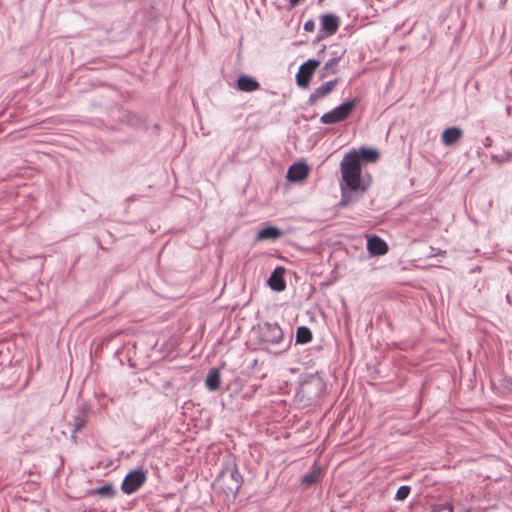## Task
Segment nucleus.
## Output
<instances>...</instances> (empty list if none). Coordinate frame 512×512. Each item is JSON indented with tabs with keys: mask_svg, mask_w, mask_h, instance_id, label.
I'll use <instances>...</instances> for the list:
<instances>
[{
	"mask_svg": "<svg viewBox=\"0 0 512 512\" xmlns=\"http://www.w3.org/2000/svg\"><path fill=\"white\" fill-rule=\"evenodd\" d=\"M341 181V204L348 202V194L351 192L364 193L366 186L361 179L360 157L356 150L346 153L340 163Z\"/></svg>",
	"mask_w": 512,
	"mask_h": 512,
	"instance_id": "nucleus-1",
	"label": "nucleus"
},
{
	"mask_svg": "<svg viewBox=\"0 0 512 512\" xmlns=\"http://www.w3.org/2000/svg\"><path fill=\"white\" fill-rule=\"evenodd\" d=\"M258 339L262 348L272 350L274 347H281L276 354L286 352L291 341L285 343L284 332L277 322H264L258 326Z\"/></svg>",
	"mask_w": 512,
	"mask_h": 512,
	"instance_id": "nucleus-2",
	"label": "nucleus"
},
{
	"mask_svg": "<svg viewBox=\"0 0 512 512\" xmlns=\"http://www.w3.org/2000/svg\"><path fill=\"white\" fill-rule=\"evenodd\" d=\"M217 482L225 493L235 497L242 486L243 478L237 467L233 465L221 471Z\"/></svg>",
	"mask_w": 512,
	"mask_h": 512,
	"instance_id": "nucleus-3",
	"label": "nucleus"
},
{
	"mask_svg": "<svg viewBox=\"0 0 512 512\" xmlns=\"http://www.w3.org/2000/svg\"><path fill=\"white\" fill-rule=\"evenodd\" d=\"M356 104L355 100L346 101L331 111L324 113L320 118V122L323 124H335L344 121L352 113Z\"/></svg>",
	"mask_w": 512,
	"mask_h": 512,
	"instance_id": "nucleus-4",
	"label": "nucleus"
},
{
	"mask_svg": "<svg viewBox=\"0 0 512 512\" xmlns=\"http://www.w3.org/2000/svg\"><path fill=\"white\" fill-rule=\"evenodd\" d=\"M146 481V473L142 469L129 472L122 484L121 489L125 494L135 493Z\"/></svg>",
	"mask_w": 512,
	"mask_h": 512,
	"instance_id": "nucleus-5",
	"label": "nucleus"
},
{
	"mask_svg": "<svg viewBox=\"0 0 512 512\" xmlns=\"http://www.w3.org/2000/svg\"><path fill=\"white\" fill-rule=\"evenodd\" d=\"M319 65L320 61L315 59H309L303 63L299 67V70L296 74L297 85L301 88H307L309 86L312 75Z\"/></svg>",
	"mask_w": 512,
	"mask_h": 512,
	"instance_id": "nucleus-6",
	"label": "nucleus"
},
{
	"mask_svg": "<svg viewBox=\"0 0 512 512\" xmlns=\"http://www.w3.org/2000/svg\"><path fill=\"white\" fill-rule=\"evenodd\" d=\"M320 32L323 37L334 35L340 26V18L334 13H325L320 15Z\"/></svg>",
	"mask_w": 512,
	"mask_h": 512,
	"instance_id": "nucleus-7",
	"label": "nucleus"
},
{
	"mask_svg": "<svg viewBox=\"0 0 512 512\" xmlns=\"http://www.w3.org/2000/svg\"><path fill=\"white\" fill-rule=\"evenodd\" d=\"M338 80H330L323 83L321 86L316 88L308 98L309 105H315L320 99L325 98L328 94H330L337 85Z\"/></svg>",
	"mask_w": 512,
	"mask_h": 512,
	"instance_id": "nucleus-8",
	"label": "nucleus"
},
{
	"mask_svg": "<svg viewBox=\"0 0 512 512\" xmlns=\"http://www.w3.org/2000/svg\"><path fill=\"white\" fill-rule=\"evenodd\" d=\"M309 174V168L307 164L303 162H297L293 163L288 171H287V178L290 181L297 182L302 181L307 178Z\"/></svg>",
	"mask_w": 512,
	"mask_h": 512,
	"instance_id": "nucleus-9",
	"label": "nucleus"
},
{
	"mask_svg": "<svg viewBox=\"0 0 512 512\" xmlns=\"http://www.w3.org/2000/svg\"><path fill=\"white\" fill-rule=\"evenodd\" d=\"M284 268L277 267L271 273L270 277L267 280L268 286L276 292H281L286 288V282L284 280Z\"/></svg>",
	"mask_w": 512,
	"mask_h": 512,
	"instance_id": "nucleus-10",
	"label": "nucleus"
},
{
	"mask_svg": "<svg viewBox=\"0 0 512 512\" xmlns=\"http://www.w3.org/2000/svg\"><path fill=\"white\" fill-rule=\"evenodd\" d=\"M367 250L373 256H381L388 252V245L380 237L371 236L367 240Z\"/></svg>",
	"mask_w": 512,
	"mask_h": 512,
	"instance_id": "nucleus-11",
	"label": "nucleus"
},
{
	"mask_svg": "<svg viewBox=\"0 0 512 512\" xmlns=\"http://www.w3.org/2000/svg\"><path fill=\"white\" fill-rule=\"evenodd\" d=\"M463 135V132L458 127H450L445 129L441 134V141L445 146H452L458 142Z\"/></svg>",
	"mask_w": 512,
	"mask_h": 512,
	"instance_id": "nucleus-12",
	"label": "nucleus"
},
{
	"mask_svg": "<svg viewBox=\"0 0 512 512\" xmlns=\"http://www.w3.org/2000/svg\"><path fill=\"white\" fill-rule=\"evenodd\" d=\"M259 87V82L248 75H241L237 80V88L243 92H253L258 90Z\"/></svg>",
	"mask_w": 512,
	"mask_h": 512,
	"instance_id": "nucleus-13",
	"label": "nucleus"
},
{
	"mask_svg": "<svg viewBox=\"0 0 512 512\" xmlns=\"http://www.w3.org/2000/svg\"><path fill=\"white\" fill-rule=\"evenodd\" d=\"M283 236V231L275 226H268L258 231L256 240H276Z\"/></svg>",
	"mask_w": 512,
	"mask_h": 512,
	"instance_id": "nucleus-14",
	"label": "nucleus"
},
{
	"mask_svg": "<svg viewBox=\"0 0 512 512\" xmlns=\"http://www.w3.org/2000/svg\"><path fill=\"white\" fill-rule=\"evenodd\" d=\"M296 343L297 344H306L312 340V332L306 326H300L296 331Z\"/></svg>",
	"mask_w": 512,
	"mask_h": 512,
	"instance_id": "nucleus-15",
	"label": "nucleus"
},
{
	"mask_svg": "<svg viewBox=\"0 0 512 512\" xmlns=\"http://www.w3.org/2000/svg\"><path fill=\"white\" fill-rule=\"evenodd\" d=\"M220 374L217 370H211L206 378V387L211 390L215 391L220 387Z\"/></svg>",
	"mask_w": 512,
	"mask_h": 512,
	"instance_id": "nucleus-16",
	"label": "nucleus"
},
{
	"mask_svg": "<svg viewBox=\"0 0 512 512\" xmlns=\"http://www.w3.org/2000/svg\"><path fill=\"white\" fill-rule=\"evenodd\" d=\"M360 159L366 162H375L379 158V152L376 149L362 147L359 152Z\"/></svg>",
	"mask_w": 512,
	"mask_h": 512,
	"instance_id": "nucleus-17",
	"label": "nucleus"
},
{
	"mask_svg": "<svg viewBox=\"0 0 512 512\" xmlns=\"http://www.w3.org/2000/svg\"><path fill=\"white\" fill-rule=\"evenodd\" d=\"M320 470L319 468H314L312 471L306 473L301 478V483L307 487L315 484L319 478Z\"/></svg>",
	"mask_w": 512,
	"mask_h": 512,
	"instance_id": "nucleus-18",
	"label": "nucleus"
},
{
	"mask_svg": "<svg viewBox=\"0 0 512 512\" xmlns=\"http://www.w3.org/2000/svg\"><path fill=\"white\" fill-rule=\"evenodd\" d=\"M92 494H99L102 497H114L115 490L111 484L103 485L91 491Z\"/></svg>",
	"mask_w": 512,
	"mask_h": 512,
	"instance_id": "nucleus-19",
	"label": "nucleus"
},
{
	"mask_svg": "<svg viewBox=\"0 0 512 512\" xmlns=\"http://www.w3.org/2000/svg\"><path fill=\"white\" fill-rule=\"evenodd\" d=\"M88 418L77 414L73 419V433L80 431L87 423Z\"/></svg>",
	"mask_w": 512,
	"mask_h": 512,
	"instance_id": "nucleus-20",
	"label": "nucleus"
},
{
	"mask_svg": "<svg viewBox=\"0 0 512 512\" xmlns=\"http://www.w3.org/2000/svg\"><path fill=\"white\" fill-rule=\"evenodd\" d=\"M410 492H411L410 486H408V485L400 486L395 494V500L404 501L409 496Z\"/></svg>",
	"mask_w": 512,
	"mask_h": 512,
	"instance_id": "nucleus-21",
	"label": "nucleus"
},
{
	"mask_svg": "<svg viewBox=\"0 0 512 512\" xmlns=\"http://www.w3.org/2000/svg\"><path fill=\"white\" fill-rule=\"evenodd\" d=\"M340 58L339 57H334L330 60H328L325 65H324V71H325V75L327 74H333L335 73V66L337 65V63L339 62Z\"/></svg>",
	"mask_w": 512,
	"mask_h": 512,
	"instance_id": "nucleus-22",
	"label": "nucleus"
},
{
	"mask_svg": "<svg viewBox=\"0 0 512 512\" xmlns=\"http://www.w3.org/2000/svg\"><path fill=\"white\" fill-rule=\"evenodd\" d=\"M92 412H93L92 405L85 402L79 407L77 414L82 415L83 417L89 418V416L92 414Z\"/></svg>",
	"mask_w": 512,
	"mask_h": 512,
	"instance_id": "nucleus-23",
	"label": "nucleus"
},
{
	"mask_svg": "<svg viewBox=\"0 0 512 512\" xmlns=\"http://www.w3.org/2000/svg\"><path fill=\"white\" fill-rule=\"evenodd\" d=\"M314 29H315V22L312 19H309L304 23V30L306 32H313Z\"/></svg>",
	"mask_w": 512,
	"mask_h": 512,
	"instance_id": "nucleus-24",
	"label": "nucleus"
},
{
	"mask_svg": "<svg viewBox=\"0 0 512 512\" xmlns=\"http://www.w3.org/2000/svg\"><path fill=\"white\" fill-rule=\"evenodd\" d=\"M291 6L297 5L301 0H288Z\"/></svg>",
	"mask_w": 512,
	"mask_h": 512,
	"instance_id": "nucleus-25",
	"label": "nucleus"
},
{
	"mask_svg": "<svg viewBox=\"0 0 512 512\" xmlns=\"http://www.w3.org/2000/svg\"><path fill=\"white\" fill-rule=\"evenodd\" d=\"M445 254H446V252H445V251H440V252H438V255H442V256H444Z\"/></svg>",
	"mask_w": 512,
	"mask_h": 512,
	"instance_id": "nucleus-26",
	"label": "nucleus"
},
{
	"mask_svg": "<svg viewBox=\"0 0 512 512\" xmlns=\"http://www.w3.org/2000/svg\"><path fill=\"white\" fill-rule=\"evenodd\" d=\"M449 512H454L453 509L450 507Z\"/></svg>",
	"mask_w": 512,
	"mask_h": 512,
	"instance_id": "nucleus-27",
	"label": "nucleus"
},
{
	"mask_svg": "<svg viewBox=\"0 0 512 512\" xmlns=\"http://www.w3.org/2000/svg\"><path fill=\"white\" fill-rule=\"evenodd\" d=\"M323 0H319V2H322Z\"/></svg>",
	"mask_w": 512,
	"mask_h": 512,
	"instance_id": "nucleus-28",
	"label": "nucleus"
}]
</instances>
